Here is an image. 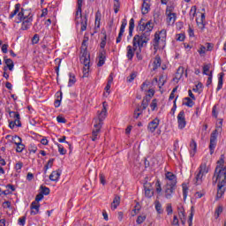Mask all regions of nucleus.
Instances as JSON below:
<instances>
[{
	"instance_id": "54",
	"label": "nucleus",
	"mask_w": 226,
	"mask_h": 226,
	"mask_svg": "<svg viewBox=\"0 0 226 226\" xmlns=\"http://www.w3.org/2000/svg\"><path fill=\"white\" fill-rule=\"evenodd\" d=\"M61 100H63V94H60V97H57V99L54 102L56 109L61 107Z\"/></svg>"
},
{
	"instance_id": "53",
	"label": "nucleus",
	"mask_w": 226,
	"mask_h": 226,
	"mask_svg": "<svg viewBox=\"0 0 226 226\" xmlns=\"http://www.w3.org/2000/svg\"><path fill=\"white\" fill-rule=\"evenodd\" d=\"M56 146L58 147V153L60 154H66V149H64V147L59 143H56Z\"/></svg>"
},
{
	"instance_id": "10",
	"label": "nucleus",
	"mask_w": 226,
	"mask_h": 226,
	"mask_svg": "<svg viewBox=\"0 0 226 226\" xmlns=\"http://www.w3.org/2000/svg\"><path fill=\"white\" fill-rule=\"evenodd\" d=\"M165 15L167 17L166 20L168 24H174L177 16L174 12V5H168L166 8Z\"/></svg>"
},
{
	"instance_id": "34",
	"label": "nucleus",
	"mask_w": 226,
	"mask_h": 226,
	"mask_svg": "<svg viewBox=\"0 0 226 226\" xmlns=\"http://www.w3.org/2000/svg\"><path fill=\"white\" fill-rule=\"evenodd\" d=\"M183 105H185V107L192 108L195 105V102H194L193 99H192L190 97H185L184 99Z\"/></svg>"
},
{
	"instance_id": "41",
	"label": "nucleus",
	"mask_w": 226,
	"mask_h": 226,
	"mask_svg": "<svg viewBox=\"0 0 226 226\" xmlns=\"http://www.w3.org/2000/svg\"><path fill=\"white\" fill-rule=\"evenodd\" d=\"M154 186H155L156 193L158 195H160L162 193V182H160V180L157 179L156 182H155V185Z\"/></svg>"
},
{
	"instance_id": "25",
	"label": "nucleus",
	"mask_w": 226,
	"mask_h": 226,
	"mask_svg": "<svg viewBox=\"0 0 226 226\" xmlns=\"http://www.w3.org/2000/svg\"><path fill=\"white\" fill-rule=\"evenodd\" d=\"M4 64H6V67L4 68V72H6V70H10V72H13V69L15 68V64L13 63V60L4 56Z\"/></svg>"
},
{
	"instance_id": "21",
	"label": "nucleus",
	"mask_w": 226,
	"mask_h": 226,
	"mask_svg": "<svg viewBox=\"0 0 226 226\" xmlns=\"http://www.w3.org/2000/svg\"><path fill=\"white\" fill-rule=\"evenodd\" d=\"M176 190V185H166L164 189L165 197L167 199H172V193Z\"/></svg>"
},
{
	"instance_id": "29",
	"label": "nucleus",
	"mask_w": 226,
	"mask_h": 226,
	"mask_svg": "<svg viewBox=\"0 0 226 226\" xmlns=\"http://www.w3.org/2000/svg\"><path fill=\"white\" fill-rule=\"evenodd\" d=\"M189 153L192 157L195 156V153H197V142L194 139L190 142Z\"/></svg>"
},
{
	"instance_id": "57",
	"label": "nucleus",
	"mask_w": 226,
	"mask_h": 226,
	"mask_svg": "<svg viewBox=\"0 0 226 226\" xmlns=\"http://www.w3.org/2000/svg\"><path fill=\"white\" fill-rule=\"evenodd\" d=\"M187 33L190 38H195V30L192 26H189Z\"/></svg>"
},
{
	"instance_id": "35",
	"label": "nucleus",
	"mask_w": 226,
	"mask_h": 226,
	"mask_svg": "<svg viewBox=\"0 0 226 226\" xmlns=\"http://www.w3.org/2000/svg\"><path fill=\"white\" fill-rule=\"evenodd\" d=\"M196 16H197V6L193 5L191 7V10L189 11L190 20H194Z\"/></svg>"
},
{
	"instance_id": "4",
	"label": "nucleus",
	"mask_w": 226,
	"mask_h": 226,
	"mask_svg": "<svg viewBox=\"0 0 226 226\" xmlns=\"http://www.w3.org/2000/svg\"><path fill=\"white\" fill-rule=\"evenodd\" d=\"M84 0H78V10L76 12L75 23L80 31L84 32L87 29V16H82V3Z\"/></svg>"
},
{
	"instance_id": "24",
	"label": "nucleus",
	"mask_w": 226,
	"mask_h": 226,
	"mask_svg": "<svg viewBox=\"0 0 226 226\" xmlns=\"http://www.w3.org/2000/svg\"><path fill=\"white\" fill-rule=\"evenodd\" d=\"M126 50V57L129 59V61H132V59H133V56H135V51H138L139 49H135L134 46L132 47L131 45H128Z\"/></svg>"
},
{
	"instance_id": "63",
	"label": "nucleus",
	"mask_w": 226,
	"mask_h": 226,
	"mask_svg": "<svg viewBox=\"0 0 226 226\" xmlns=\"http://www.w3.org/2000/svg\"><path fill=\"white\" fill-rule=\"evenodd\" d=\"M99 179H100L101 185H105L106 181H105V175H103V173L99 174Z\"/></svg>"
},
{
	"instance_id": "27",
	"label": "nucleus",
	"mask_w": 226,
	"mask_h": 226,
	"mask_svg": "<svg viewBox=\"0 0 226 226\" xmlns=\"http://www.w3.org/2000/svg\"><path fill=\"white\" fill-rule=\"evenodd\" d=\"M113 82H114V73H110L109 78H108L107 85H106V87L104 88L105 92L108 94H110V87H111Z\"/></svg>"
},
{
	"instance_id": "39",
	"label": "nucleus",
	"mask_w": 226,
	"mask_h": 226,
	"mask_svg": "<svg viewBox=\"0 0 226 226\" xmlns=\"http://www.w3.org/2000/svg\"><path fill=\"white\" fill-rule=\"evenodd\" d=\"M223 75L224 74L222 72H221L219 74L217 91H220V89H222V87H223Z\"/></svg>"
},
{
	"instance_id": "60",
	"label": "nucleus",
	"mask_w": 226,
	"mask_h": 226,
	"mask_svg": "<svg viewBox=\"0 0 226 226\" xmlns=\"http://www.w3.org/2000/svg\"><path fill=\"white\" fill-rule=\"evenodd\" d=\"M22 167H24V163H22L21 162H19L15 165V170L18 172H20V170H22Z\"/></svg>"
},
{
	"instance_id": "11",
	"label": "nucleus",
	"mask_w": 226,
	"mask_h": 226,
	"mask_svg": "<svg viewBox=\"0 0 226 226\" xmlns=\"http://www.w3.org/2000/svg\"><path fill=\"white\" fill-rule=\"evenodd\" d=\"M153 22L148 21L147 23H144V19H140L139 21V31H143V34H148L149 33H151V31H153Z\"/></svg>"
},
{
	"instance_id": "1",
	"label": "nucleus",
	"mask_w": 226,
	"mask_h": 226,
	"mask_svg": "<svg viewBox=\"0 0 226 226\" xmlns=\"http://www.w3.org/2000/svg\"><path fill=\"white\" fill-rule=\"evenodd\" d=\"M225 155L222 154L220 160L217 161V166L215 168L212 181L213 185L217 183V199H222L226 190V166Z\"/></svg>"
},
{
	"instance_id": "45",
	"label": "nucleus",
	"mask_w": 226,
	"mask_h": 226,
	"mask_svg": "<svg viewBox=\"0 0 226 226\" xmlns=\"http://www.w3.org/2000/svg\"><path fill=\"white\" fill-rule=\"evenodd\" d=\"M178 216L182 222L186 218V214L185 213V208L183 207H178Z\"/></svg>"
},
{
	"instance_id": "37",
	"label": "nucleus",
	"mask_w": 226,
	"mask_h": 226,
	"mask_svg": "<svg viewBox=\"0 0 226 226\" xmlns=\"http://www.w3.org/2000/svg\"><path fill=\"white\" fill-rule=\"evenodd\" d=\"M87 41H89V37L84 36L81 44V52H87Z\"/></svg>"
},
{
	"instance_id": "17",
	"label": "nucleus",
	"mask_w": 226,
	"mask_h": 226,
	"mask_svg": "<svg viewBox=\"0 0 226 226\" xmlns=\"http://www.w3.org/2000/svg\"><path fill=\"white\" fill-rule=\"evenodd\" d=\"M158 126H160V119L156 117L148 123L147 130H148V132H150V133H154V132H156V128H158Z\"/></svg>"
},
{
	"instance_id": "14",
	"label": "nucleus",
	"mask_w": 226,
	"mask_h": 226,
	"mask_svg": "<svg viewBox=\"0 0 226 226\" xmlns=\"http://www.w3.org/2000/svg\"><path fill=\"white\" fill-rule=\"evenodd\" d=\"M217 140H218V134H216V132H212L210 135V145H209L210 154H213V153H215Z\"/></svg>"
},
{
	"instance_id": "56",
	"label": "nucleus",
	"mask_w": 226,
	"mask_h": 226,
	"mask_svg": "<svg viewBox=\"0 0 226 226\" xmlns=\"http://www.w3.org/2000/svg\"><path fill=\"white\" fill-rule=\"evenodd\" d=\"M144 222H146V215L138 216V218L136 220V222L138 223V225L144 223Z\"/></svg>"
},
{
	"instance_id": "33",
	"label": "nucleus",
	"mask_w": 226,
	"mask_h": 226,
	"mask_svg": "<svg viewBox=\"0 0 226 226\" xmlns=\"http://www.w3.org/2000/svg\"><path fill=\"white\" fill-rule=\"evenodd\" d=\"M184 74H185V67L183 66L178 67L177 73L175 75L176 80H181Z\"/></svg>"
},
{
	"instance_id": "48",
	"label": "nucleus",
	"mask_w": 226,
	"mask_h": 226,
	"mask_svg": "<svg viewBox=\"0 0 226 226\" xmlns=\"http://www.w3.org/2000/svg\"><path fill=\"white\" fill-rule=\"evenodd\" d=\"M40 190L42 195H49L50 193V189L49 187L41 185Z\"/></svg>"
},
{
	"instance_id": "16",
	"label": "nucleus",
	"mask_w": 226,
	"mask_h": 226,
	"mask_svg": "<svg viewBox=\"0 0 226 226\" xmlns=\"http://www.w3.org/2000/svg\"><path fill=\"white\" fill-rule=\"evenodd\" d=\"M100 132H102V125L100 124H94V129L92 132V140L95 142L100 139Z\"/></svg>"
},
{
	"instance_id": "6",
	"label": "nucleus",
	"mask_w": 226,
	"mask_h": 226,
	"mask_svg": "<svg viewBox=\"0 0 226 226\" xmlns=\"http://www.w3.org/2000/svg\"><path fill=\"white\" fill-rule=\"evenodd\" d=\"M149 41V34H136L132 40V45L134 49H138L139 52H142V47L146 45Z\"/></svg>"
},
{
	"instance_id": "13",
	"label": "nucleus",
	"mask_w": 226,
	"mask_h": 226,
	"mask_svg": "<svg viewBox=\"0 0 226 226\" xmlns=\"http://www.w3.org/2000/svg\"><path fill=\"white\" fill-rule=\"evenodd\" d=\"M177 119L178 129L185 130V128H186V117L184 110H181L178 113Z\"/></svg>"
},
{
	"instance_id": "51",
	"label": "nucleus",
	"mask_w": 226,
	"mask_h": 226,
	"mask_svg": "<svg viewBox=\"0 0 226 226\" xmlns=\"http://www.w3.org/2000/svg\"><path fill=\"white\" fill-rule=\"evenodd\" d=\"M192 91L194 93H199V94H200L201 91H202V83H198L195 87L192 88Z\"/></svg>"
},
{
	"instance_id": "20",
	"label": "nucleus",
	"mask_w": 226,
	"mask_h": 226,
	"mask_svg": "<svg viewBox=\"0 0 226 226\" xmlns=\"http://www.w3.org/2000/svg\"><path fill=\"white\" fill-rule=\"evenodd\" d=\"M144 190H145V197L147 199H151L153 195H154V192L153 191V186L150 183H146L144 185Z\"/></svg>"
},
{
	"instance_id": "22",
	"label": "nucleus",
	"mask_w": 226,
	"mask_h": 226,
	"mask_svg": "<svg viewBox=\"0 0 226 226\" xmlns=\"http://www.w3.org/2000/svg\"><path fill=\"white\" fill-rule=\"evenodd\" d=\"M5 139L6 140H8V142H11V144H15V146L22 142V138L17 135L12 136L9 134L5 136Z\"/></svg>"
},
{
	"instance_id": "26",
	"label": "nucleus",
	"mask_w": 226,
	"mask_h": 226,
	"mask_svg": "<svg viewBox=\"0 0 226 226\" xmlns=\"http://www.w3.org/2000/svg\"><path fill=\"white\" fill-rule=\"evenodd\" d=\"M30 215H32V216L38 215V213H40V203L33 201L30 205Z\"/></svg>"
},
{
	"instance_id": "12",
	"label": "nucleus",
	"mask_w": 226,
	"mask_h": 226,
	"mask_svg": "<svg viewBox=\"0 0 226 226\" xmlns=\"http://www.w3.org/2000/svg\"><path fill=\"white\" fill-rule=\"evenodd\" d=\"M164 181L166 185L176 186L177 185V177L174 173L168 171L165 173Z\"/></svg>"
},
{
	"instance_id": "9",
	"label": "nucleus",
	"mask_w": 226,
	"mask_h": 226,
	"mask_svg": "<svg viewBox=\"0 0 226 226\" xmlns=\"http://www.w3.org/2000/svg\"><path fill=\"white\" fill-rule=\"evenodd\" d=\"M141 91L145 93L147 98L151 99L153 96H154V89L153 88V85L149 80H146L142 83Z\"/></svg>"
},
{
	"instance_id": "36",
	"label": "nucleus",
	"mask_w": 226,
	"mask_h": 226,
	"mask_svg": "<svg viewBox=\"0 0 226 226\" xmlns=\"http://www.w3.org/2000/svg\"><path fill=\"white\" fill-rule=\"evenodd\" d=\"M102 21V11H97L95 13V27L100 29V22Z\"/></svg>"
},
{
	"instance_id": "64",
	"label": "nucleus",
	"mask_w": 226,
	"mask_h": 226,
	"mask_svg": "<svg viewBox=\"0 0 226 226\" xmlns=\"http://www.w3.org/2000/svg\"><path fill=\"white\" fill-rule=\"evenodd\" d=\"M173 226H179V219H177V215H174L173 221H172Z\"/></svg>"
},
{
	"instance_id": "44",
	"label": "nucleus",
	"mask_w": 226,
	"mask_h": 226,
	"mask_svg": "<svg viewBox=\"0 0 226 226\" xmlns=\"http://www.w3.org/2000/svg\"><path fill=\"white\" fill-rule=\"evenodd\" d=\"M222 126H223V120H220L218 124L215 127V130L212 133H215L218 135L222 132Z\"/></svg>"
},
{
	"instance_id": "18",
	"label": "nucleus",
	"mask_w": 226,
	"mask_h": 226,
	"mask_svg": "<svg viewBox=\"0 0 226 226\" xmlns=\"http://www.w3.org/2000/svg\"><path fill=\"white\" fill-rule=\"evenodd\" d=\"M196 24L199 27V29H201V31H204L206 28V14L201 13L200 18H196Z\"/></svg>"
},
{
	"instance_id": "31",
	"label": "nucleus",
	"mask_w": 226,
	"mask_h": 226,
	"mask_svg": "<svg viewBox=\"0 0 226 226\" xmlns=\"http://www.w3.org/2000/svg\"><path fill=\"white\" fill-rule=\"evenodd\" d=\"M162 66V58L160 56H156L153 62V70H158Z\"/></svg>"
},
{
	"instance_id": "55",
	"label": "nucleus",
	"mask_w": 226,
	"mask_h": 226,
	"mask_svg": "<svg viewBox=\"0 0 226 226\" xmlns=\"http://www.w3.org/2000/svg\"><path fill=\"white\" fill-rule=\"evenodd\" d=\"M89 76V64H86L83 67V77H88Z\"/></svg>"
},
{
	"instance_id": "2",
	"label": "nucleus",
	"mask_w": 226,
	"mask_h": 226,
	"mask_svg": "<svg viewBox=\"0 0 226 226\" xmlns=\"http://www.w3.org/2000/svg\"><path fill=\"white\" fill-rule=\"evenodd\" d=\"M17 24H20L21 22V31H27V29H30L31 26H33V14L31 13V11L21 9L20 10V4H15V9L12 12H11L9 19H13L15 15H17Z\"/></svg>"
},
{
	"instance_id": "47",
	"label": "nucleus",
	"mask_w": 226,
	"mask_h": 226,
	"mask_svg": "<svg viewBox=\"0 0 226 226\" xmlns=\"http://www.w3.org/2000/svg\"><path fill=\"white\" fill-rule=\"evenodd\" d=\"M24 149H26V145H24L22 141L16 145V153H22Z\"/></svg>"
},
{
	"instance_id": "28",
	"label": "nucleus",
	"mask_w": 226,
	"mask_h": 226,
	"mask_svg": "<svg viewBox=\"0 0 226 226\" xmlns=\"http://www.w3.org/2000/svg\"><path fill=\"white\" fill-rule=\"evenodd\" d=\"M106 54L107 52L105 51V49L101 50V52L99 53V62L97 64V66H103V64H105Z\"/></svg>"
},
{
	"instance_id": "32",
	"label": "nucleus",
	"mask_w": 226,
	"mask_h": 226,
	"mask_svg": "<svg viewBox=\"0 0 226 226\" xmlns=\"http://www.w3.org/2000/svg\"><path fill=\"white\" fill-rule=\"evenodd\" d=\"M119 204H121V198H119V196H116L113 200V202L111 203V209L116 211Z\"/></svg>"
},
{
	"instance_id": "52",
	"label": "nucleus",
	"mask_w": 226,
	"mask_h": 226,
	"mask_svg": "<svg viewBox=\"0 0 226 226\" xmlns=\"http://www.w3.org/2000/svg\"><path fill=\"white\" fill-rule=\"evenodd\" d=\"M222 213H223V207L218 206L215 212V218H220Z\"/></svg>"
},
{
	"instance_id": "49",
	"label": "nucleus",
	"mask_w": 226,
	"mask_h": 226,
	"mask_svg": "<svg viewBox=\"0 0 226 226\" xmlns=\"http://www.w3.org/2000/svg\"><path fill=\"white\" fill-rule=\"evenodd\" d=\"M206 52H207L206 46L200 45V48L198 49V53L200 54V56H206Z\"/></svg>"
},
{
	"instance_id": "7",
	"label": "nucleus",
	"mask_w": 226,
	"mask_h": 226,
	"mask_svg": "<svg viewBox=\"0 0 226 226\" xmlns=\"http://www.w3.org/2000/svg\"><path fill=\"white\" fill-rule=\"evenodd\" d=\"M9 116L11 120H9V128L13 130V128H20L22 126V123H20V114L17 111H9Z\"/></svg>"
},
{
	"instance_id": "5",
	"label": "nucleus",
	"mask_w": 226,
	"mask_h": 226,
	"mask_svg": "<svg viewBox=\"0 0 226 226\" xmlns=\"http://www.w3.org/2000/svg\"><path fill=\"white\" fill-rule=\"evenodd\" d=\"M165 41H167V30L162 29L159 32H156L153 41L154 50H158V49H163L165 47Z\"/></svg>"
},
{
	"instance_id": "59",
	"label": "nucleus",
	"mask_w": 226,
	"mask_h": 226,
	"mask_svg": "<svg viewBox=\"0 0 226 226\" xmlns=\"http://www.w3.org/2000/svg\"><path fill=\"white\" fill-rule=\"evenodd\" d=\"M211 68V65L209 64H206L203 66V74L204 75H210L211 73H209V69Z\"/></svg>"
},
{
	"instance_id": "8",
	"label": "nucleus",
	"mask_w": 226,
	"mask_h": 226,
	"mask_svg": "<svg viewBox=\"0 0 226 226\" xmlns=\"http://www.w3.org/2000/svg\"><path fill=\"white\" fill-rule=\"evenodd\" d=\"M107 102H102V109L97 112V116L94 119V124H100L103 126V121L107 118Z\"/></svg>"
},
{
	"instance_id": "40",
	"label": "nucleus",
	"mask_w": 226,
	"mask_h": 226,
	"mask_svg": "<svg viewBox=\"0 0 226 226\" xmlns=\"http://www.w3.org/2000/svg\"><path fill=\"white\" fill-rule=\"evenodd\" d=\"M154 206H155V211L159 214L162 215V213H163V208L162 207V203H160L159 200H156L154 202Z\"/></svg>"
},
{
	"instance_id": "46",
	"label": "nucleus",
	"mask_w": 226,
	"mask_h": 226,
	"mask_svg": "<svg viewBox=\"0 0 226 226\" xmlns=\"http://www.w3.org/2000/svg\"><path fill=\"white\" fill-rule=\"evenodd\" d=\"M154 80L155 82H158L159 87H162V86H164V84H165V78L163 77V75H161L159 79H158V78H154Z\"/></svg>"
},
{
	"instance_id": "58",
	"label": "nucleus",
	"mask_w": 226,
	"mask_h": 226,
	"mask_svg": "<svg viewBox=\"0 0 226 226\" xmlns=\"http://www.w3.org/2000/svg\"><path fill=\"white\" fill-rule=\"evenodd\" d=\"M158 107V101L156 99H154L150 104V108L152 110H156Z\"/></svg>"
},
{
	"instance_id": "19",
	"label": "nucleus",
	"mask_w": 226,
	"mask_h": 226,
	"mask_svg": "<svg viewBox=\"0 0 226 226\" xmlns=\"http://www.w3.org/2000/svg\"><path fill=\"white\" fill-rule=\"evenodd\" d=\"M79 59H80V63L83 65L90 64V63H91V58H90V56H89V52H87V51H81V55H80Z\"/></svg>"
},
{
	"instance_id": "61",
	"label": "nucleus",
	"mask_w": 226,
	"mask_h": 226,
	"mask_svg": "<svg viewBox=\"0 0 226 226\" xmlns=\"http://www.w3.org/2000/svg\"><path fill=\"white\" fill-rule=\"evenodd\" d=\"M119 8H121V3L114 2V12L118 13Z\"/></svg>"
},
{
	"instance_id": "62",
	"label": "nucleus",
	"mask_w": 226,
	"mask_h": 226,
	"mask_svg": "<svg viewBox=\"0 0 226 226\" xmlns=\"http://www.w3.org/2000/svg\"><path fill=\"white\" fill-rule=\"evenodd\" d=\"M41 200H43V195L40 192L36 195L35 200L34 202H35L36 204H40Z\"/></svg>"
},
{
	"instance_id": "3",
	"label": "nucleus",
	"mask_w": 226,
	"mask_h": 226,
	"mask_svg": "<svg viewBox=\"0 0 226 226\" xmlns=\"http://www.w3.org/2000/svg\"><path fill=\"white\" fill-rule=\"evenodd\" d=\"M210 169L211 163L209 162V161H207V158L203 159L201 164L198 168V173L195 175L194 177V185H196V186H199V185H202L204 177H206V175L209 173Z\"/></svg>"
},
{
	"instance_id": "38",
	"label": "nucleus",
	"mask_w": 226,
	"mask_h": 226,
	"mask_svg": "<svg viewBox=\"0 0 226 226\" xmlns=\"http://www.w3.org/2000/svg\"><path fill=\"white\" fill-rule=\"evenodd\" d=\"M149 97L146 96L145 99H143L141 106L139 107L138 109H142L143 110H146L147 109V106L149 105Z\"/></svg>"
},
{
	"instance_id": "50",
	"label": "nucleus",
	"mask_w": 226,
	"mask_h": 226,
	"mask_svg": "<svg viewBox=\"0 0 226 226\" xmlns=\"http://www.w3.org/2000/svg\"><path fill=\"white\" fill-rule=\"evenodd\" d=\"M140 116H142V109H141V108H137V109L134 110L133 117H134L135 119H139V117H140Z\"/></svg>"
},
{
	"instance_id": "30",
	"label": "nucleus",
	"mask_w": 226,
	"mask_h": 226,
	"mask_svg": "<svg viewBox=\"0 0 226 226\" xmlns=\"http://www.w3.org/2000/svg\"><path fill=\"white\" fill-rule=\"evenodd\" d=\"M59 177H61V170H59L52 171L51 174L49 175V179L51 181L57 182L59 181Z\"/></svg>"
},
{
	"instance_id": "43",
	"label": "nucleus",
	"mask_w": 226,
	"mask_h": 226,
	"mask_svg": "<svg viewBox=\"0 0 226 226\" xmlns=\"http://www.w3.org/2000/svg\"><path fill=\"white\" fill-rule=\"evenodd\" d=\"M53 165H54V159H49L47 164L44 166V174H47V170H49V169H52Z\"/></svg>"
},
{
	"instance_id": "42",
	"label": "nucleus",
	"mask_w": 226,
	"mask_h": 226,
	"mask_svg": "<svg viewBox=\"0 0 226 226\" xmlns=\"http://www.w3.org/2000/svg\"><path fill=\"white\" fill-rule=\"evenodd\" d=\"M75 82H77V79H75V75H73V73H70L68 87H72V86H73V84H75Z\"/></svg>"
},
{
	"instance_id": "15",
	"label": "nucleus",
	"mask_w": 226,
	"mask_h": 226,
	"mask_svg": "<svg viewBox=\"0 0 226 226\" xmlns=\"http://www.w3.org/2000/svg\"><path fill=\"white\" fill-rule=\"evenodd\" d=\"M126 26H128V20L126 19H122L120 31L117 38L116 43H121V40H123V34H124V29H126Z\"/></svg>"
},
{
	"instance_id": "23",
	"label": "nucleus",
	"mask_w": 226,
	"mask_h": 226,
	"mask_svg": "<svg viewBox=\"0 0 226 226\" xmlns=\"http://www.w3.org/2000/svg\"><path fill=\"white\" fill-rule=\"evenodd\" d=\"M151 0H143V4L141 6V12L143 15H147L149 13V10H151Z\"/></svg>"
}]
</instances>
